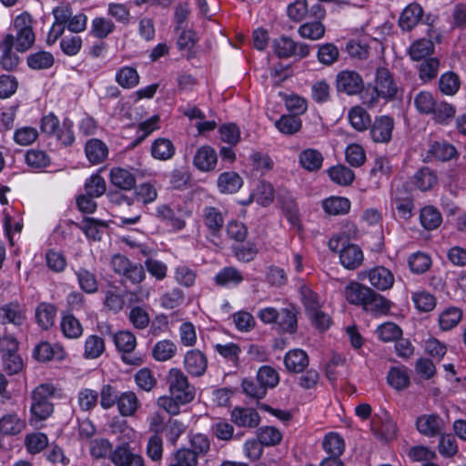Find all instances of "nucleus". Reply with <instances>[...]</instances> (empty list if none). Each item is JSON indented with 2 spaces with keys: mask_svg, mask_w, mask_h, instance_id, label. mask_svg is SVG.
Instances as JSON below:
<instances>
[{
  "mask_svg": "<svg viewBox=\"0 0 466 466\" xmlns=\"http://www.w3.org/2000/svg\"><path fill=\"white\" fill-rule=\"evenodd\" d=\"M56 388L49 383H43L35 387L30 395V422L35 424L46 420L54 412V404L51 398L55 395Z\"/></svg>",
  "mask_w": 466,
  "mask_h": 466,
  "instance_id": "obj_1",
  "label": "nucleus"
},
{
  "mask_svg": "<svg viewBox=\"0 0 466 466\" xmlns=\"http://www.w3.org/2000/svg\"><path fill=\"white\" fill-rule=\"evenodd\" d=\"M25 422L16 413L4 415L0 419V433L5 435H15L23 431Z\"/></svg>",
  "mask_w": 466,
  "mask_h": 466,
  "instance_id": "obj_34",
  "label": "nucleus"
},
{
  "mask_svg": "<svg viewBox=\"0 0 466 466\" xmlns=\"http://www.w3.org/2000/svg\"><path fill=\"white\" fill-rule=\"evenodd\" d=\"M184 367L193 377H201L208 369V358L199 350H188L184 357Z\"/></svg>",
  "mask_w": 466,
  "mask_h": 466,
  "instance_id": "obj_11",
  "label": "nucleus"
},
{
  "mask_svg": "<svg viewBox=\"0 0 466 466\" xmlns=\"http://www.w3.org/2000/svg\"><path fill=\"white\" fill-rule=\"evenodd\" d=\"M105 351L104 339L97 335H90L85 342L84 356L86 359H96Z\"/></svg>",
  "mask_w": 466,
  "mask_h": 466,
  "instance_id": "obj_50",
  "label": "nucleus"
},
{
  "mask_svg": "<svg viewBox=\"0 0 466 466\" xmlns=\"http://www.w3.org/2000/svg\"><path fill=\"white\" fill-rule=\"evenodd\" d=\"M26 63L31 69L45 70L54 65L55 57L51 53L41 50L30 54L26 58Z\"/></svg>",
  "mask_w": 466,
  "mask_h": 466,
  "instance_id": "obj_32",
  "label": "nucleus"
},
{
  "mask_svg": "<svg viewBox=\"0 0 466 466\" xmlns=\"http://www.w3.org/2000/svg\"><path fill=\"white\" fill-rule=\"evenodd\" d=\"M324 210L333 216L347 213L350 208V201L341 197H332L323 201Z\"/></svg>",
  "mask_w": 466,
  "mask_h": 466,
  "instance_id": "obj_45",
  "label": "nucleus"
},
{
  "mask_svg": "<svg viewBox=\"0 0 466 466\" xmlns=\"http://www.w3.org/2000/svg\"><path fill=\"white\" fill-rule=\"evenodd\" d=\"M203 223L213 237H218L224 227V216L215 207H205L203 208Z\"/></svg>",
  "mask_w": 466,
  "mask_h": 466,
  "instance_id": "obj_15",
  "label": "nucleus"
},
{
  "mask_svg": "<svg viewBox=\"0 0 466 466\" xmlns=\"http://www.w3.org/2000/svg\"><path fill=\"white\" fill-rule=\"evenodd\" d=\"M391 302L380 293L371 289L362 308L373 316L386 315L391 307Z\"/></svg>",
  "mask_w": 466,
  "mask_h": 466,
  "instance_id": "obj_16",
  "label": "nucleus"
},
{
  "mask_svg": "<svg viewBox=\"0 0 466 466\" xmlns=\"http://www.w3.org/2000/svg\"><path fill=\"white\" fill-rule=\"evenodd\" d=\"M56 307L48 302H41L35 308V318L37 325L45 330H47L55 324L56 317Z\"/></svg>",
  "mask_w": 466,
  "mask_h": 466,
  "instance_id": "obj_20",
  "label": "nucleus"
},
{
  "mask_svg": "<svg viewBox=\"0 0 466 466\" xmlns=\"http://www.w3.org/2000/svg\"><path fill=\"white\" fill-rule=\"evenodd\" d=\"M390 386L397 390L406 389L410 384V376L405 367H392L387 375Z\"/></svg>",
  "mask_w": 466,
  "mask_h": 466,
  "instance_id": "obj_33",
  "label": "nucleus"
},
{
  "mask_svg": "<svg viewBox=\"0 0 466 466\" xmlns=\"http://www.w3.org/2000/svg\"><path fill=\"white\" fill-rule=\"evenodd\" d=\"M429 153L438 160L449 161L456 156L457 150L449 143L435 142L431 146Z\"/></svg>",
  "mask_w": 466,
  "mask_h": 466,
  "instance_id": "obj_49",
  "label": "nucleus"
},
{
  "mask_svg": "<svg viewBox=\"0 0 466 466\" xmlns=\"http://www.w3.org/2000/svg\"><path fill=\"white\" fill-rule=\"evenodd\" d=\"M244 278L241 272L234 267L222 268L215 277V281L219 286L238 285Z\"/></svg>",
  "mask_w": 466,
  "mask_h": 466,
  "instance_id": "obj_42",
  "label": "nucleus"
},
{
  "mask_svg": "<svg viewBox=\"0 0 466 466\" xmlns=\"http://www.w3.org/2000/svg\"><path fill=\"white\" fill-rule=\"evenodd\" d=\"M276 323L279 328L289 333H293L297 329V317L293 309H282L279 311V317Z\"/></svg>",
  "mask_w": 466,
  "mask_h": 466,
  "instance_id": "obj_60",
  "label": "nucleus"
},
{
  "mask_svg": "<svg viewBox=\"0 0 466 466\" xmlns=\"http://www.w3.org/2000/svg\"><path fill=\"white\" fill-rule=\"evenodd\" d=\"M25 444L27 451L35 454L43 451L48 444V439L46 434L42 432H35L26 435Z\"/></svg>",
  "mask_w": 466,
  "mask_h": 466,
  "instance_id": "obj_63",
  "label": "nucleus"
},
{
  "mask_svg": "<svg viewBox=\"0 0 466 466\" xmlns=\"http://www.w3.org/2000/svg\"><path fill=\"white\" fill-rule=\"evenodd\" d=\"M434 51V44L430 39H420L415 41L409 49L410 58L414 61L428 59Z\"/></svg>",
  "mask_w": 466,
  "mask_h": 466,
  "instance_id": "obj_37",
  "label": "nucleus"
},
{
  "mask_svg": "<svg viewBox=\"0 0 466 466\" xmlns=\"http://www.w3.org/2000/svg\"><path fill=\"white\" fill-rule=\"evenodd\" d=\"M31 24L32 17L28 13H23L15 19L16 35L14 36V46L18 52L28 50L35 43V37Z\"/></svg>",
  "mask_w": 466,
  "mask_h": 466,
  "instance_id": "obj_4",
  "label": "nucleus"
},
{
  "mask_svg": "<svg viewBox=\"0 0 466 466\" xmlns=\"http://www.w3.org/2000/svg\"><path fill=\"white\" fill-rule=\"evenodd\" d=\"M408 263L412 272L422 274L430 268L431 259L425 253L416 252L410 256Z\"/></svg>",
  "mask_w": 466,
  "mask_h": 466,
  "instance_id": "obj_59",
  "label": "nucleus"
},
{
  "mask_svg": "<svg viewBox=\"0 0 466 466\" xmlns=\"http://www.w3.org/2000/svg\"><path fill=\"white\" fill-rule=\"evenodd\" d=\"M109 460L115 466H146L144 458L134 452L127 442L116 445L110 452Z\"/></svg>",
  "mask_w": 466,
  "mask_h": 466,
  "instance_id": "obj_5",
  "label": "nucleus"
},
{
  "mask_svg": "<svg viewBox=\"0 0 466 466\" xmlns=\"http://www.w3.org/2000/svg\"><path fill=\"white\" fill-rule=\"evenodd\" d=\"M423 10L416 3L409 5L401 13L399 25L401 29L410 31L418 25L422 17Z\"/></svg>",
  "mask_w": 466,
  "mask_h": 466,
  "instance_id": "obj_23",
  "label": "nucleus"
},
{
  "mask_svg": "<svg viewBox=\"0 0 466 466\" xmlns=\"http://www.w3.org/2000/svg\"><path fill=\"white\" fill-rule=\"evenodd\" d=\"M323 448L330 456L339 457L344 451V441L337 433H329L323 441Z\"/></svg>",
  "mask_w": 466,
  "mask_h": 466,
  "instance_id": "obj_58",
  "label": "nucleus"
},
{
  "mask_svg": "<svg viewBox=\"0 0 466 466\" xmlns=\"http://www.w3.org/2000/svg\"><path fill=\"white\" fill-rule=\"evenodd\" d=\"M370 134L375 143H388L391 139L394 121L388 116L376 117L370 125Z\"/></svg>",
  "mask_w": 466,
  "mask_h": 466,
  "instance_id": "obj_9",
  "label": "nucleus"
},
{
  "mask_svg": "<svg viewBox=\"0 0 466 466\" xmlns=\"http://www.w3.org/2000/svg\"><path fill=\"white\" fill-rule=\"evenodd\" d=\"M243 180L236 172H224L218 178V187L221 193L233 194L242 187Z\"/></svg>",
  "mask_w": 466,
  "mask_h": 466,
  "instance_id": "obj_27",
  "label": "nucleus"
},
{
  "mask_svg": "<svg viewBox=\"0 0 466 466\" xmlns=\"http://www.w3.org/2000/svg\"><path fill=\"white\" fill-rule=\"evenodd\" d=\"M371 289L357 281H350L345 287L344 296L349 303L362 307L368 296H370Z\"/></svg>",
  "mask_w": 466,
  "mask_h": 466,
  "instance_id": "obj_18",
  "label": "nucleus"
},
{
  "mask_svg": "<svg viewBox=\"0 0 466 466\" xmlns=\"http://www.w3.org/2000/svg\"><path fill=\"white\" fill-rule=\"evenodd\" d=\"M80 289L87 293L93 294L98 290L96 276L85 268H79L75 271Z\"/></svg>",
  "mask_w": 466,
  "mask_h": 466,
  "instance_id": "obj_36",
  "label": "nucleus"
},
{
  "mask_svg": "<svg viewBox=\"0 0 466 466\" xmlns=\"http://www.w3.org/2000/svg\"><path fill=\"white\" fill-rule=\"evenodd\" d=\"M284 363L289 371L301 372L309 365V357L302 350H292L286 354Z\"/></svg>",
  "mask_w": 466,
  "mask_h": 466,
  "instance_id": "obj_26",
  "label": "nucleus"
},
{
  "mask_svg": "<svg viewBox=\"0 0 466 466\" xmlns=\"http://www.w3.org/2000/svg\"><path fill=\"white\" fill-rule=\"evenodd\" d=\"M329 176L332 181L341 186H348L354 180L353 171L343 165H338L329 169Z\"/></svg>",
  "mask_w": 466,
  "mask_h": 466,
  "instance_id": "obj_47",
  "label": "nucleus"
},
{
  "mask_svg": "<svg viewBox=\"0 0 466 466\" xmlns=\"http://www.w3.org/2000/svg\"><path fill=\"white\" fill-rule=\"evenodd\" d=\"M258 439L262 445L275 446L281 441L282 434L275 427L265 426L258 429Z\"/></svg>",
  "mask_w": 466,
  "mask_h": 466,
  "instance_id": "obj_54",
  "label": "nucleus"
},
{
  "mask_svg": "<svg viewBox=\"0 0 466 466\" xmlns=\"http://www.w3.org/2000/svg\"><path fill=\"white\" fill-rule=\"evenodd\" d=\"M155 216L176 230H180L186 226L185 221L177 217L174 210L167 204L157 206Z\"/></svg>",
  "mask_w": 466,
  "mask_h": 466,
  "instance_id": "obj_30",
  "label": "nucleus"
},
{
  "mask_svg": "<svg viewBox=\"0 0 466 466\" xmlns=\"http://www.w3.org/2000/svg\"><path fill=\"white\" fill-rule=\"evenodd\" d=\"M374 90L379 97L391 99L395 96L398 87L389 69L385 67L377 69Z\"/></svg>",
  "mask_w": 466,
  "mask_h": 466,
  "instance_id": "obj_8",
  "label": "nucleus"
},
{
  "mask_svg": "<svg viewBox=\"0 0 466 466\" xmlns=\"http://www.w3.org/2000/svg\"><path fill=\"white\" fill-rule=\"evenodd\" d=\"M275 126L281 133L293 135L300 130L302 123L299 116L288 115L277 120Z\"/></svg>",
  "mask_w": 466,
  "mask_h": 466,
  "instance_id": "obj_51",
  "label": "nucleus"
},
{
  "mask_svg": "<svg viewBox=\"0 0 466 466\" xmlns=\"http://www.w3.org/2000/svg\"><path fill=\"white\" fill-rule=\"evenodd\" d=\"M106 181L98 174L91 176L85 183L86 194L91 197L99 198L106 192Z\"/></svg>",
  "mask_w": 466,
  "mask_h": 466,
  "instance_id": "obj_61",
  "label": "nucleus"
},
{
  "mask_svg": "<svg viewBox=\"0 0 466 466\" xmlns=\"http://www.w3.org/2000/svg\"><path fill=\"white\" fill-rule=\"evenodd\" d=\"M115 29L114 23L105 17H96L92 21L90 33L94 36L103 39L111 34Z\"/></svg>",
  "mask_w": 466,
  "mask_h": 466,
  "instance_id": "obj_55",
  "label": "nucleus"
},
{
  "mask_svg": "<svg viewBox=\"0 0 466 466\" xmlns=\"http://www.w3.org/2000/svg\"><path fill=\"white\" fill-rule=\"evenodd\" d=\"M416 428L424 436L435 437L441 434L444 421L437 414H424L417 418Z\"/></svg>",
  "mask_w": 466,
  "mask_h": 466,
  "instance_id": "obj_10",
  "label": "nucleus"
},
{
  "mask_svg": "<svg viewBox=\"0 0 466 466\" xmlns=\"http://www.w3.org/2000/svg\"><path fill=\"white\" fill-rule=\"evenodd\" d=\"M325 31V25L320 21L304 23L298 29V33L302 38L313 41L322 38Z\"/></svg>",
  "mask_w": 466,
  "mask_h": 466,
  "instance_id": "obj_43",
  "label": "nucleus"
},
{
  "mask_svg": "<svg viewBox=\"0 0 466 466\" xmlns=\"http://www.w3.org/2000/svg\"><path fill=\"white\" fill-rule=\"evenodd\" d=\"M114 343L116 349L123 352L122 360L129 365L139 366L142 363V359L139 357H131L126 353H131L137 346V339L130 331H118L113 336Z\"/></svg>",
  "mask_w": 466,
  "mask_h": 466,
  "instance_id": "obj_7",
  "label": "nucleus"
},
{
  "mask_svg": "<svg viewBox=\"0 0 466 466\" xmlns=\"http://www.w3.org/2000/svg\"><path fill=\"white\" fill-rule=\"evenodd\" d=\"M230 417L234 424L243 428H256L260 422L259 414L251 408L235 407Z\"/></svg>",
  "mask_w": 466,
  "mask_h": 466,
  "instance_id": "obj_13",
  "label": "nucleus"
},
{
  "mask_svg": "<svg viewBox=\"0 0 466 466\" xmlns=\"http://www.w3.org/2000/svg\"><path fill=\"white\" fill-rule=\"evenodd\" d=\"M336 87L338 92L349 96L360 94L364 88L361 76L353 70H343L337 75Z\"/></svg>",
  "mask_w": 466,
  "mask_h": 466,
  "instance_id": "obj_6",
  "label": "nucleus"
},
{
  "mask_svg": "<svg viewBox=\"0 0 466 466\" xmlns=\"http://www.w3.org/2000/svg\"><path fill=\"white\" fill-rule=\"evenodd\" d=\"M232 250L236 258L244 263L254 260L258 253V248L256 243L253 242H248L246 244L238 242L232 247Z\"/></svg>",
  "mask_w": 466,
  "mask_h": 466,
  "instance_id": "obj_44",
  "label": "nucleus"
},
{
  "mask_svg": "<svg viewBox=\"0 0 466 466\" xmlns=\"http://www.w3.org/2000/svg\"><path fill=\"white\" fill-rule=\"evenodd\" d=\"M14 46V35L8 34L0 43V48L3 55L0 57V65L5 70H13L18 65V57L13 54L12 48Z\"/></svg>",
  "mask_w": 466,
  "mask_h": 466,
  "instance_id": "obj_24",
  "label": "nucleus"
},
{
  "mask_svg": "<svg viewBox=\"0 0 466 466\" xmlns=\"http://www.w3.org/2000/svg\"><path fill=\"white\" fill-rule=\"evenodd\" d=\"M3 370L8 375L19 373L24 368V361L18 353H3Z\"/></svg>",
  "mask_w": 466,
  "mask_h": 466,
  "instance_id": "obj_57",
  "label": "nucleus"
},
{
  "mask_svg": "<svg viewBox=\"0 0 466 466\" xmlns=\"http://www.w3.org/2000/svg\"><path fill=\"white\" fill-rule=\"evenodd\" d=\"M413 179L415 186L421 191L431 189L438 181L436 174L427 167L419 169Z\"/></svg>",
  "mask_w": 466,
  "mask_h": 466,
  "instance_id": "obj_38",
  "label": "nucleus"
},
{
  "mask_svg": "<svg viewBox=\"0 0 466 466\" xmlns=\"http://www.w3.org/2000/svg\"><path fill=\"white\" fill-rule=\"evenodd\" d=\"M0 320L3 324H13L18 329L25 324V311L18 304H6L0 308Z\"/></svg>",
  "mask_w": 466,
  "mask_h": 466,
  "instance_id": "obj_14",
  "label": "nucleus"
},
{
  "mask_svg": "<svg viewBox=\"0 0 466 466\" xmlns=\"http://www.w3.org/2000/svg\"><path fill=\"white\" fill-rule=\"evenodd\" d=\"M175 154L173 143L167 138H157L151 146V155L159 160H167Z\"/></svg>",
  "mask_w": 466,
  "mask_h": 466,
  "instance_id": "obj_39",
  "label": "nucleus"
},
{
  "mask_svg": "<svg viewBox=\"0 0 466 466\" xmlns=\"http://www.w3.org/2000/svg\"><path fill=\"white\" fill-rule=\"evenodd\" d=\"M86 156L92 165L104 162L108 155L107 146L101 140L91 138L86 143Z\"/></svg>",
  "mask_w": 466,
  "mask_h": 466,
  "instance_id": "obj_22",
  "label": "nucleus"
},
{
  "mask_svg": "<svg viewBox=\"0 0 466 466\" xmlns=\"http://www.w3.org/2000/svg\"><path fill=\"white\" fill-rule=\"evenodd\" d=\"M146 279V271L140 263L131 262L128 268L122 276L121 283L129 281L133 285L140 284Z\"/></svg>",
  "mask_w": 466,
  "mask_h": 466,
  "instance_id": "obj_64",
  "label": "nucleus"
},
{
  "mask_svg": "<svg viewBox=\"0 0 466 466\" xmlns=\"http://www.w3.org/2000/svg\"><path fill=\"white\" fill-rule=\"evenodd\" d=\"M116 81L124 88H132L138 84L139 76L136 68L124 66L116 72Z\"/></svg>",
  "mask_w": 466,
  "mask_h": 466,
  "instance_id": "obj_46",
  "label": "nucleus"
},
{
  "mask_svg": "<svg viewBox=\"0 0 466 466\" xmlns=\"http://www.w3.org/2000/svg\"><path fill=\"white\" fill-rule=\"evenodd\" d=\"M275 55L279 58L295 56L299 59L307 57L310 53V46L306 43L295 42L292 38L281 35L272 42Z\"/></svg>",
  "mask_w": 466,
  "mask_h": 466,
  "instance_id": "obj_3",
  "label": "nucleus"
},
{
  "mask_svg": "<svg viewBox=\"0 0 466 466\" xmlns=\"http://www.w3.org/2000/svg\"><path fill=\"white\" fill-rule=\"evenodd\" d=\"M257 380L267 390L268 388H275L279 381L278 371L270 366H262L257 373Z\"/></svg>",
  "mask_w": 466,
  "mask_h": 466,
  "instance_id": "obj_48",
  "label": "nucleus"
},
{
  "mask_svg": "<svg viewBox=\"0 0 466 466\" xmlns=\"http://www.w3.org/2000/svg\"><path fill=\"white\" fill-rule=\"evenodd\" d=\"M361 275L367 276L370 285L378 290H388L394 284V275L385 267L373 268Z\"/></svg>",
  "mask_w": 466,
  "mask_h": 466,
  "instance_id": "obj_12",
  "label": "nucleus"
},
{
  "mask_svg": "<svg viewBox=\"0 0 466 466\" xmlns=\"http://www.w3.org/2000/svg\"><path fill=\"white\" fill-rule=\"evenodd\" d=\"M140 406L139 400L133 391H126L119 395L117 408L124 417L132 416Z\"/></svg>",
  "mask_w": 466,
  "mask_h": 466,
  "instance_id": "obj_29",
  "label": "nucleus"
},
{
  "mask_svg": "<svg viewBox=\"0 0 466 466\" xmlns=\"http://www.w3.org/2000/svg\"><path fill=\"white\" fill-rule=\"evenodd\" d=\"M176 353L177 346L169 339L157 342L152 349V356L157 361H167L172 359Z\"/></svg>",
  "mask_w": 466,
  "mask_h": 466,
  "instance_id": "obj_41",
  "label": "nucleus"
},
{
  "mask_svg": "<svg viewBox=\"0 0 466 466\" xmlns=\"http://www.w3.org/2000/svg\"><path fill=\"white\" fill-rule=\"evenodd\" d=\"M462 312L458 308L445 309L439 318L440 327L442 330H449L456 327L461 319Z\"/></svg>",
  "mask_w": 466,
  "mask_h": 466,
  "instance_id": "obj_53",
  "label": "nucleus"
},
{
  "mask_svg": "<svg viewBox=\"0 0 466 466\" xmlns=\"http://www.w3.org/2000/svg\"><path fill=\"white\" fill-rule=\"evenodd\" d=\"M110 182L114 187L128 191L136 187L137 180L131 171L122 167H113L110 170Z\"/></svg>",
  "mask_w": 466,
  "mask_h": 466,
  "instance_id": "obj_21",
  "label": "nucleus"
},
{
  "mask_svg": "<svg viewBox=\"0 0 466 466\" xmlns=\"http://www.w3.org/2000/svg\"><path fill=\"white\" fill-rule=\"evenodd\" d=\"M25 160L29 167L37 169L44 168L50 163L48 155L45 151L38 149L28 150L25 156Z\"/></svg>",
  "mask_w": 466,
  "mask_h": 466,
  "instance_id": "obj_62",
  "label": "nucleus"
},
{
  "mask_svg": "<svg viewBox=\"0 0 466 466\" xmlns=\"http://www.w3.org/2000/svg\"><path fill=\"white\" fill-rule=\"evenodd\" d=\"M420 220L425 229L433 230L441 226L442 216L436 208L427 206L420 210Z\"/></svg>",
  "mask_w": 466,
  "mask_h": 466,
  "instance_id": "obj_35",
  "label": "nucleus"
},
{
  "mask_svg": "<svg viewBox=\"0 0 466 466\" xmlns=\"http://www.w3.org/2000/svg\"><path fill=\"white\" fill-rule=\"evenodd\" d=\"M348 118L357 131H364L370 127L371 120L369 113L360 106L350 109Z\"/></svg>",
  "mask_w": 466,
  "mask_h": 466,
  "instance_id": "obj_31",
  "label": "nucleus"
},
{
  "mask_svg": "<svg viewBox=\"0 0 466 466\" xmlns=\"http://www.w3.org/2000/svg\"><path fill=\"white\" fill-rule=\"evenodd\" d=\"M339 260L345 268L356 269L363 262L362 250L355 244H348L340 249Z\"/></svg>",
  "mask_w": 466,
  "mask_h": 466,
  "instance_id": "obj_17",
  "label": "nucleus"
},
{
  "mask_svg": "<svg viewBox=\"0 0 466 466\" xmlns=\"http://www.w3.org/2000/svg\"><path fill=\"white\" fill-rule=\"evenodd\" d=\"M456 114V108L446 101H436L434 109L431 113L432 119L441 125H448Z\"/></svg>",
  "mask_w": 466,
  "mask_h": 466,
  "instance_id": "obj_28",
  "label": "nucleus"
},
{
  "mask_svg": "<svg viewBox=\"0 0 466 466\" xmlns=\"http://www.w3.org/2000/svg\"><path fill=\"white\" fill-rule=\"evenodd\" d=\"M168 392L180 402H191L196 395L195 387L189 383L187 376L178 368L169 370L167 378Z\"/></svg>",
  "mask_w": 466,
  "mask_h": 466,
  "instance_id": "obj_2",
  "label": "nucleus"
},
{
  "mask_svg": "<svg viewBox=\"0 0 466 466\" xmlns=\"http://www.w3.org/2000/svg\"><path fill=\"white\" fill-rule=\"evenodd\" d=\"M61 329L64 335L70 339L79 338L83 333L80 321L73 315H66L62 319Z\"/></svg>",
  "mask_w": 466,
  "mask_h": 466,
  "instance_id": "obj_56",
  "label": "nucleus"
},
{
  "mask_svg": "<svg viewBox=\"0 0 466 466\" xmlns=\"http://www.w3.org/2000/svg\"><path fill=\"white\" fill-rule=\"evenodd\" d=\"M460 86V77L452 71L442 74L439 79V89L446 96L455 95L459 91Z\"/></svg>",
  "mask_w": 466,
  "mask_h": 466,
  "instance_id": "obj_40",
  "label": "nucleus"
},
{
  "mask_svg": "<svg viewBox=\"0 0 466 466\" xmlns=\"http://www.w3.org/2000/svg\"><path fill=\"white\" fill-rule=\"evenodd\" d=\"M322 154L314 148H307L299 155V163L309 172L319 171L323 163Z\"/></svg>",
  "mask_w": 466,
  "mask_h": 466,
  "instance_id": "obj_25",
  "label": "nucleus"
},
{
  "mask_svg": "<svg viewBox=\"0 0 466 466\" xmlns=\"http://www.w3.org/2000/svg\"><path fill=\"white\" fill-rule=\"evenodd\" d=\"M440 69V60L436 57H430L422 60L419 66V76L423 82L434 79Z\"/></svg>",
  "mask_w": 466,
  "mask_h": 466,
  "instance_id": "obj_52",
  "label": "nucleus"
},
{
  "mask_svg": "<svg viewBox=\"0 0 466 466\" xmlns=\"http://www.w3.org/2000/svg\"><path fill=\"white\" fill-rule=\"evenodd\" d=\"M217 153L209 146L199 147L194 157L195 167L201 171L213 170L217 165Z\"/></svg>",
  "mask_w": 466,
  "mask_h": 466,
  "instance_id": "obj_19",
  "label": "nucleus"
}]
</instances>
